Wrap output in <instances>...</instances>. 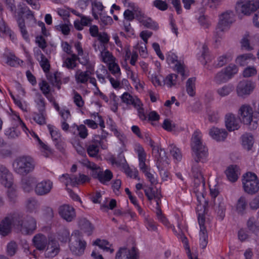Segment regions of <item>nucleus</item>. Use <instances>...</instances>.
I'll return each instance as SVG.
<instances>
[{
    "label": "nucleus",
    "instance_id": "1",
    "mask_svg": "<svg viewBox=\"0 0 259 259\" xmlns=\"http://www.w3.org/2000/svg\"><path fill=\"white\" fill-rule=\"evenodd\" d=\"M205 161V160H196L194 159L191 168L192 175L194 178V193L195 194L199 204L207 203L204 198L205 194V182L202 168L199 163V162H204Z\"/></svg>",
    "mask_w": 259,
    "mask_h": 259
},
{
    "label": "nucleus",
    "instance_id": "2",
    "mask_svg": "<svg viewBox=\"0 0 259 259\" xmlns=\"http://www.w3.org/2000/svg\"><path fill=\"white\" fill-rule=\"evenodd\" d=\"M238 116L241 123L248 126L250 130L257 128V115L254 113L252 107L247 104L241 105L238 110Z\"/></svg>",
    "mask_w": 259,
    "mask_h": 259
},
{
    "label": "nucleus",
    "instance_id": "3",
    "mask_svg": "<svg viewBox=\"0 0 259 259\" xmlns=\"http://www.w3.org/2000/svg\"><path fill=\"white\" fill-rule=\"evenodd\" d=\"M36 163L30 156L23 155L17 157L13 163L14 171L22 176L32 172L35 169Z\"/></svg>",
    "mask_w": 259,
    "mask_h": 259
},
{
    "label": "nucleus",
    "instance_id": "4",
    "mask_svg": "<svg viewBox=\"0 0 259 259\" xmlns=\"http://www.w3.org/2000/svg\"><path fill=\"white\" fill-rule=\"evenodd\" d=\"M201 133L198 130L194 132L191 138V146L193 152L194 159L206 160L208 156V149L203 144Z\"/></svg>",
    "mask_w": 259,
    "mask_h": 259
},
{
    "label": "nucleus",
    "instance_id": "5",
    "mask_svg": "<svg viewBox=\"0 0 259 259\" xmlns=\"http://www.w3.org/2000/svg\"><path fill=\"white\" fill-rule=\"evenodd\" d=\"M13 223L18 229H20L21 233L27 235L32 234L36 228V221L32 217L28 216L24 220L19 214L14 217Z\"/></svg>",
    "mask_w": 259,
    "mask_h": 259
},
{
    "label": "nucleus",
    "instance_id": "6",
    "mask_svg": "<svg viewBox=\"0 0 259 259\" xmlns=\"http://www.w3.org/2000/svg\"><path fill=\"white\" fill-rule=\"evenodd\" d=\"M238 71V68L235 65L229 64L214 75L213 81L217 85L226 83L237 74Z\"/></svg>",
    "mask_w": 259,
    "mask_h": 259
},
{
    "label": "nucleus",
    "instance_id": "7",
    "mask_svg": "<svg viewBox=\"0 0 259 259\" xmlns=\"http://www.w3.org/2000/svg\"><path fill=\"white\" fill-rule=\"evenodd\" d=\"M86 242L82 239L81 233L78 230H75L69 240V247L73 254L81 255L84 253Z\"/></svg>",
    "mask_w": 259,
    "mask_h": 259
},
{
    "label": "nucleus",
    "instance_id": "8",
    "mask_svg": "<svg viewBox=\"0 0 259 259\" xmlns=\"http://www.w3.org/2000/svg\"><path fill=\"white\" fill-rule=\"evenodd\" d=\"M242 181L243 188L245 193L252 195L258 191L259 180L255 174L246 172L243 175Z\"/></svg>",
    "mask_w": 259,
    "mask_h": 259
},
{
    "label": "nucleus",
    "instance_id": "9",
    "mask_svg": "<svg viewBox=\"0 0 259 259\" xmlns=\"http://www.w3.org/2000/svg\"><path fill=\"white\" fill-rule=\"evenodd\" d=\"M235 18V14L232 10H226L222 12L219 15L217 29L221 31L227 30L234 22Z\"/></svg>",
    "mask_w": 259,
    "mask_h": 259
},
{
    "label": "nucleus",
    "instance_id": "10",
    "mask_svg": "<svg viewBox=\"0 0 259 259\" xmlns=\"http://www.w3.org/2000/svg\"><path fill=\"white\" fill-rule=\"evenodd\" d=\"M257 8L256 3L251 0H238L235 5V10L238 14L248 16Z\"/></svg>",
    "mask_w": 259,
    "mask_h": 259
},
{
    "label": "nucleus",
    "instance_id": "11",
    "mask_svg": "<svg viewBox=\"0 0 259 259\" xmlns=\"http://www.w3.org/2000/svg\"><path fill=\"white\" fill-rule=\"evenodd\" d=\"M106 149L107 147L103 145L99 136L96 135L87 145V151L88 155L92 157H97L99 153V147Z\"/></svg>",
    "mask_w": 259,
    "mask_h": 259
},
{
    "label": "nucleus",
    "instance_id": "12",
    "mask_svg": "<svg viewBox=\"0 0 259 259\" xmlns=\"http://www.w3.org/2000/svg\"><path fill=\"white\" fill-rule=\"evenodd\" d=\"M242 49L251 51L255 46L259 45V34L250 35L248 33L245 34L240 41Z\"/></svg>",
    "mask_w": 259,
    "mask_h": 259
},
{
    "label": "nucleus",
    "instance_id": "13",
    "mask_svg": "<svg viewBox=\"0 0 259 259\" xmlns=\"http://www.w3.org/2000/svg\"><path fill=\"white\" fill-rule=\"evenodd\" d=\"M198 221L200 227L199 242L200 246L204 249L206 247L208 243V235L205 224V217L203 214L198 213Z\"/></svg>",
    "mask_w": 259,
    "mask_h": 259
},
{
    "label": "nucleus",
    "instance_id": "14",
    "mask_svg": "<svg viewBox=\"0 0 259 259\" xmlns=\"http://www.w3.org/2000/svg\"><path fill=\"white\" fill-rule=\"evenodd\" d=\"M255 87L254 82L250 80H242L239 82L236 87V93L238 96L244 97L249 95Z\"/></svg>",
    "mask_w": 259,
    "mask_h": 259
},
{
    "label": "nucleus",
    "instance_id": "15",
    "mask_svg": "<svg viewBox=\"0 0 259 259\" xmlns=\"http://www.w3.org/2000/svg\"><path fill=\"white\" fill-rule=\"evenodd\" d=\"M27 10V7L20 5L17 12L18 15L16 16V20L21 34L23 38L27 41L29 40V35L26 30L24 20L22 18V15L26 14Z\"/></svg>",
    "mask_w": 259,
    "mask_h": 259
},
{
    "label": "nucleus",
    "instance_id": "16",
    "mask_svg": "<svg viewBox=\"0 0 259 259\" xmlns=\"http://www.w3.org/2000/svg\"><path fill=\"white\" fill-rule=\"evenodd\" d=\"M0 183L7 188H10L13 184V174L2 164H0Z\"/></svg>",
    "mask_w": 259,
    "mask_h": 259
},
{
    "label": "nucleus",
    "instance_id": "17",
    "mask_svg": "<svg viewBox=\"0 0 259 259\" xmlns=\"http://www.w3.org/2000/svg\"><path fill=\"white\" fill-rule=\"evenodd\" d=\"M58 212L61 218L68 222H72L76 217L74 208L67 204L60 206Z\"/></svg>",
    "mask_w": 259,
    "mask_h": 259
},
{
    "label": "nucleus",
    "instance_id": "18",
    "mask_svg": "<svg viewBox=\"0 0 259 259\" xmlns=\"http://www.w3.org/2000/svg\"><path fill=\"white\" fill-rule=\"evenodd\" d=\"M135 151L138 154V157L139 160V165L140 170L145 173L147 171L149 170V167L146 164L145 161L146 160V153L140 144H136L135 147Z\"/></svg>",
    "mask_w": 259,
    "mask_h": 259
},
{
    "label": "nucleus",
    "instance_id": "19",
    "mask_svg": "<svg viewBox=\"0 0 259 259\" xmlns=\"http://www.w3.org/2000/svg\"><path fill=\"white\" fill-rule=\"evenodd\" d=\"M53 183L49 180H45L37 183L34 191L37 195L43 196L48 194L53 188Z\"/></svg>",
    "mask_w": 259,
    "mask_h": 259
},
{
    "label": "nucleus",
    "instance_id": "20",
    "mask_svg": "<svg viewBox=\"0 0 259 259\" xmlns=\"http://www.w3.org/2000/svg\"><path fill=\"white\" fill-rule=\"evenodd\" d=\"M115 259H139L138 250L134 247L131 250L121 248L116 253Z\"/></svg>",
    "mask_w": 259,
    "mask_h": 259
},
{
    "label": "nucleus",
    "instance_id": "21",
    "mask_svg": "<svg viewBox=\"0 0 259 259\" xmlns=\"http://www.w3.org/2000/svg\"><path fill=\"white\" fill-rule=\"evenodd\" d=\"M241 123L236 115L232 113H227L225 116V125L229 131L238 130Z\"/></svg>",
    "mask_w": 259,
    "mask_h": 259
},
{
    "label": "nucleus",
    "instance_id": "22",
    "mask_svg": "<svg viewBox=\"0 0 259 259\" xmlns=\"http://www.w3.org/2000/svg\"><path fill=\"white\" fill-rule=\"evenodd\" d=\"M33 244L35 247L38 250H44L48 244V239L46 236L41 234L35 235L32 239Z\"/></svg>",
    "mask_w": 259,
    "mask_h": 259
},
{
    "label": "nucleus",
    "instance_id": "23",
    "mask_svg": "<svg viewBox=\"0 0 259 259\" xmlns=\"http://www.w3.org/2000/svg\"><path fill=\"white\" fill-rule=\"evenodd\" d=\"M166 60L169 64H175V68L177 72L181 74L183 79L185 78V65L183 63H181L177 61V57L175 54L171 53L168 55Z\"/></svg>",
    "mask_w": 259,
    "mask_h": 259
},
{
    "label": "nucleus",
    "instance_id": "24",
    "mask_svg": "<svg viewBox=\"0 0 259 259\" xmlns=\"http://www.w3.org/2000/svg\"><path fill=\"white\" fill-rule=\"evenodd\" d=\"M209 134L214 140L222 141L227 138L228 133L225 129L213 127L210 129Z\"/></svg>",
    "mask_w": 259,
    "mask_h": 259
},
{
    "label": "nucleus",
    "instance_id": "25",
    "mask_svg": "<svg viewBox=\"0 0 259 259\" xmlns=\"http://www.w3.org/2000/svg\"><path fill=\"white\" fill-rule=\"evenodd\" d=\"M14 217L10 219L8 217L5 218L0 223V234L3 236H7L11 231V225L13 223Z\"/></svg>",
    "mask_w": 259,
    "mask_h": 259
},
{
    "label": "nucleus",
    "instance_id": "26",
    "mask_svg": "<svg viewBox=\"0 0 259 259\" xmlns=\"http://www.w3.org/2000/svg\"><path fill=\"white\" fill-rule=\"evenodd\" d=\"M70 131L74 135H77L81 139H85L88 136V131L84 124L77 125L74 124L70 126Z\"/></svg>",
    "mask_w": 259,
    "mask_h": 259
},
{
    "label": "nucleus",
    "instance_id": "27",
    "mask_svg": "<svg viewBox=\"0 0 259 259\" xmlns=\"http://www.w3.org/2000/svg\"><path fill=\"white\" fill-rule=\"evenodd\" d=\"M140 14L139 21L146 27L156 30L158 29V24L153 21L151 18L146 17L144 16L141 11H138Z\"/></svg>",
    "mask_w": 259,
    "mask_h": 259
},
{
    "label": "nucleus",
    "instance_id": "28",
    "mask_svg": "<svg viewBox=\"0 0 259 259\" xmlns=\"http://www.w3.org/2000/svg\"><path fill=\"white\" fill-rule=\"evenodd\" d=\"M93 70H87L83 71L80 69H77L75 74V79L77 83L85 84L88 82Z\"/></svg>",
    "mask_w": 259,
    "mask_h": 259
},
{
    "label": "nucleus",
    "instance_id": "29",
    "mask_svg": "<svg viewBox=\"0 0 259 259\" xmlns=\"http://www.w3.org/2000/svg\"><path fill=\"white\" fill-rule=\"evenodd\" d=\"M196 18L199 25L203 29H208L211 25L209 17L204 14L203 10H202L197 15H196Z\"/></svg>",
    "mask_w": 259,
    "mask_h": 259
},
{
    "label": "nucleus",
    "instance_id": "30",
    "mask_svg": "<svg viewBox=\"0 0 259 259\" xmlns=\"http://www.w3.org/2000/svg\"><path fill=\"white\" fill-rule=\"evenodd\" d=\"M94 175L95 178L98 179L101 183L104 184L109 182L113 177L112 172L109 169H106L105 171L97 170Z\"/></svg>",
    "mask_w": 259,
    "mask_h": 259
},
{
    "label": "nucleus",
    "instance_id": "31",
    "mask_svg": "<svg viewBox=\"0 0 259 259\" xmlns=\"http://www.w3.org/2000/svg\"><path fill=\"white\" fill-rule=\"evenodd\" d=\"M36 178L33 176H28L22 180V187L24 191L30 192L33 189V186L36 184Z\"/></svg>",
    "mask_w": 259,
    "mask_h": 259
},
{
    "label": "nucleus",
    "instance_id": "32",
    "mask_svg": "<svg viewBox=\"0 0 259 259\" xmlns=\"http://www.w3.org/2000/svg\"><path fill=\"white\" fill-rule=\"evenodd\" d=\"M132 10L127 9L124 13L123 16L126 21H131L134 19L136 17L138 20L140 17V14L138 13L139 8L135 6L134 4H132L131 6Z\"/></svg>",
    "mask_w": 259,
    "mask_h": 259
},
{
    "label": "nucleus",
    "instance_id": "33",
    "mask_svg": "<svg viewBox=\"0 0 259 259\" xmlns=\"http://www.w3.org/2000/svg\"><path fill=\"white\" fill-rule=\"evenodd\" d=\"M121 99L122 101L126 105H132L135 108H139L140 100L136 97H133L128 93H124L121 96Z\"/></svg>",
    "mask_w": 259,
    "mask_h": 259
},
{
    "label": "nucleus",
    "instance_id": "34",
    "mask_svg": "<svg viewBox=\"0 0 259 259\" xmlns=\"http://www.w3.org/2000/svg\"><path fill=\"white\" fill-rule=\"evenodd\" d=\"M144 192L149 200L151 201L154 199L156 202L157 206H159L161 195L158 190L155 191L152 187H149L147 189H144Z\"/></svg>",
    "mask_w": 259,
    "mask_h": 259
},
{
    "label": "nucleus",
    "instance_id": "35",
    "mask_svg": "<svg viewBox=\"0 0 259 259\" xmlns=\"http://www.w3.org/2000/svg\"><path fill=\"white\" fill-rule=\"evenodd\" d=\"M59 251L58 244L55 241H51L48 243V246L46 250L45 255L47 257H53L55 256Z\"/></svg>",
    "mask_w": 259,
    "mask_h": 259
},
{
    "label": "nucleus",
    "instance_id": "36",
    "mask_svg": "<svg viewBox=\"0 0 259 259\" xmlns=\"http://www.w3.org/2000/svg\"><path fill=\"white\" fill-rule=\"evenodd\" d=\"M104 7L100 2L95 1L92 3V13L94 19L99 20V16L102 14Z\"/></svg>",
    "mask_w": 259,
    "mask_h": 259
},
{
    "label": "nucleus",
    "instance_id": "37",
    "mask_svg": "<svg viewBox=\"0 0 259 259\" xmlns=\"http://www.w3.org/2000/svg\"><path fill=\"white\" fill-rule=\"evenodd\" d=\"M39 206V202L34 198H29L26 200L25 207L28 212L36 213Z\"/></svg>",
    "mask_w": 259,
    "mask_h": 259
},
{
    "label": "nucleus",
    "instance_id": "38",
    "mask_svg": "<svg viewBox=\"0 0 259 259\" xmlns=\"http://www.w3.org/2000/svg\"><path fill=\"white\" fill-rule=\"evenodd\" d=\"M93 244L98 246L104 251L109 252L110 253H112L114 251L112 245L105 240L97 239L94 241Z\"/></svg>",
    "mask_w": 259,
    "mask_h": 259
},
{
    "label": "nucleus",
    "instance_id": "39",
    "mask_svg": "<svg viewBox=\"0 0 259 259\" xmlns=\"http://www.w3.org/2000/svg\"><path fill=\"white\" fill-rule=\"evenodd\" d=\"M78 225L81 230L88 235H90L94 229L91 223L85 218H81L79 220Z\"/></svg>",
    "mask_w": 259,
    "mask_h": 259
},
{
    "label": "nucleus",
    "instance_id": "40",
    "mask_svg": "<svg viewBox=\"0 0 259 259\" xmlns=\"http://www.w3.org/2000/svg\"><path fill=\"white\" fill-rule=\"evenodd\" d=\"M233 91V87L231 84H225L216 90L217 94L221 97L229 96Z\"/></svg>",
    "mask_w": 259,
    "mask_h": 259
},
{
    "label": "nucleus",
    "instance_id": "41",
    "mask_svg": "<svg viewBox=\"0 0 259 259\" xmlns=\"http://www.w3.org/2000/svg\"><path fill=\"white\" fill-rule=\"evenodd\" d=\"M242 145L247 150H251L254 143V139L252 136L249 134H244L242 136Z\"/></svg>",
    "mask_w": 259,
    "mask_h": 259
},
{
    "label": "nucleus",
    "instance_id": "42",
    "mask_svg": "<svg viewBox=\"0 0 259 259\" xmlns=\"http://www.w3.org/2000/svg\"><path fill=\"white\" fill-rule=\"evenodd\" d=\"M247 205L246 198L244 196H241L237 200L235 208L238 213L243 214L245 212Z\"/></svg>",
    "mask_w": 259,
    "mask_h": 259
},
{
    "label": "nucleus",
    "instance_id": "43",
    "mask_svg": "<svg viewBox=\"0 0 259 259\" xmlns=\"http://www.w3.org/2000/svg\"><path fill=\"white\" fill-rule=\"evenodd\" d=\"M60 182L64 183L66 186L70 185L73 186L76 185V175L63 174L59 178Z\"/></svg>",
    "mask_w": 259,
    "mask_h": 259
},
{
    "label": "nucleus",
    "instance_id": "44",
    "mask_svg": "<svg viewBox=\"0 0 259 259\" xmlns=\"http://www.w3.org/2000/svg\"><path fill=\"white\" fill-rule=\"evenodd\" d=\"M228 179L232 182L236 181L238 178L239 172L237 166H232L228 167L226 171Z\"/></svg>",
    "mask_w": 259,
    "mask_h": 259
},
{
    "label": "nucleus",
    "instance_id": "45",
    "mask_svg": "<svg viewBox=\"0 0 259 259\" xmlns=\"http://www.w3.org/2000/svg\"><path fill=\"white\" fill-rule=\"evenodd\" d=\"M100 58L102 62L108 65L115 60V58L112 55V53L107 50V47L104 51L100 54Z\"/></svg>",
    "mask_w": 259,
    "mask_h": 259
},
{
    "label": "nucleus",
    "instance_id": "46",
    "mask_svg": "<svg viewBox=\"0 0 259 259\" xmlns=\"http://www.w3.org/2000/svg\"><path fill=\"white\" fill-rule=\"evenodd\" d=\"M47 79L54 85L56 86L58 89L61 88V78L59 74L57 73H48L47 74Z\"/></svg>",
    "mask_w": 259,
    "mask_h": 259
},
{
    "label": "nucleus",
    "instance_id": "47",
    "mask_svg": "<svg viewBox=\"0 0 259 259\" xmlns=\"http://www.w3.org/2000/svg\"><path fill=\"white\" fill-rule=\"evenodd\" d=\"M178 82V75L172 73L167 75L163 79V85H166L168 88H172L175 86Z\"/></svg>",
    "mask_w": 259,
    "mask_h": 259
},
{
    "label": "nucleus",
    "instance_id": "48",
    "mask_svg": "<svg viewBox=\"0 0 259 259\" xmlns=\"http://www.w3.org/2000/svg\"><path fill=\"white\" fill-rule=\"evenodd\" d=\"M255 57L252 54H245L238 56L236 59V63L240 66H245L248 63L250 60H254Z\"/></svg>",
    "mask_w": 259,
    "mask_h": 259
},
{
    "label": "nucleus",
    "instance_id": "49",
    "mask_svg": "<svg viewBox=\"0 0 259 259\" xmlns=\"http://www.w3.org/2000/svg\"><path fill=\"white\" fill-rule=\"evenodd\" d=\"M214 209L220 219L222 220L225 215V205L223 201H219L217 203L214 201Z\"/></svg>",
    "mask_w": 259,
    "mask_h": 259
},
{
    "label": "nucleus",
    "instance_id": "50",
    "mask_svg": "<svg viewBox=\"0 0 259 259\" xmlns=\"http://www.w3.org/2000/svg\"><path fill=\"white\" fill-rule=\"evenodd\" d=\"M34 101L37 105L39 112H43L45 109L46 103L45 99L39 93L37 92L35 93Z\"/></svg>",
    "mask_w": 259,
    "mask_h": 259
},
{
    "label": "nucleus",
    "instance_id": "51",
    "mask_svg": "<svg viewBox=\"0 0 259 259\" xmlns=\"http://www.w3.org/2000/svg\"><path fill=\"white\" fill-rule=\"evenodd\" d=\"M35 139L38 142L39 148L43 153V155L46 157H49L52 153L51 149L47 145L43 143L38 136Z\"/></svg>",
    "mask_w": 259,
    "mask_h": 259
},
{
    "label": "nucleus",
    "instance_id": "52",
    "mask_svg": "<svg viewBox=\"0 0 259 259\" xmlns=\"http://www.w3.org/2000/svg\"><path fill=\"white\" fill-rule=\"evenodd\" d=\"M35 139L38 142L39 148L43 153V155L46 157H49L52 153L51 149L47 145L43 143L38 136Z\"/></svg>",
    "mask_w": 259,
    "mask_h": 259
},
{
    "label": "nucleus",
    "instance_id": "53",
    "mask_svg": "<svg viewBox=\"0 0 259 259\" xmlns=\"http://www.w3.org/2000/svg\"><path fill=\"white\" fill-rule=\"evenodd\" d=\"M195 78L194 77L189 78L186 82V91L189 96L191 97H193L195 94Z\"/></svg>",
    "mask_w": 259,
    "mask_h": 259
},
{
    "label": "nucleus",
    "instance_id": "54",
    "mask_svg": "<svg viewBox=\"0 0 259 259\" xmlns=\"http://www.w3.org/2000/svg\"><path fill=\"white\" fill-rule=\"evenodd\" d=\"M108 69L116 78H120L121 75L120 69L119 65L115 61L108 64Z\"/></svg>",
    "mask_w": 259,
    "mask_h": 259
},
{
    "label": "nucleus",
    "instance_id": "55",
    "mask_svg": "<svg viewBox=\"0 0 259 259\" xmlns=\"http://www.w3.org/2000/svg\"><path fill=\"white\" fill-rule=\"evenodd\" d=\"M112 164H115L117 166H123L126 163L124 155L120 153L117 157H112L110 159Z\"/></svg>",
    "mask_w": 259,
    "mask_h": 259
},
{
    "label": "nucleus",
    "instance_id": "56",
    "mask_svg": "<svg viewBox=\"0 0 259 259\" xmlns=\"http://www.w3.org/2000/svg\"><path fill=\"white\" fill-rule=\"evenodd\" d=\"M169 151L170 154L173 157V158L178 161L181 160L182 158V154L181 150L173 145L169 146Z\"/></svg>",
    "mask_w": 259,
    "mask_h": 259
},
{
    "label": "nucleus",
    "instance_id": "57",
    "mask_svg": "<svg viewBox=\"0 0 259 259\" xmlns=\"http://www.w3.org/2000/svg\"><path fill=\"white\" fill-rule=\"evenodd\" d=\"M230 61L229 56L226 54L223 55L218 58L217 60L213 63L214 68H220L225 65Z\"/></svg>",
    "mask_w": 259,
    "mask_h": 259
},
{
    "label": "nucleus",
    "instance_id": "58",
    "mask_svg": "<svg viewBox=\"0 0 259 259\" xmlns=\"http://www.w3.org/2000/svg\"><path fill=\"white\" fill-rule=\"evenodd\" d=\"M20 62L22 63L23 62L15 55L10 54V55L7 56L6 63L10 66L17 67L20 64Z\"/></svg>",
    "mask_w": 259,
    "mask_h": 259
},
{
    "label": "nucleus",
    "instance_id": "59",
    "mask_svg": "<svg viewBox=\"0 0 259 259\" xmlns=\"http://www.w3.org/2000/svg\"><path fill=\"white\" fill-rule=\"evenodd\" d=\"M156 213L157 220L161 223H162L166 227L169 228L170 226V224L167 219L166 218V217L162 214L161 210L159 207V206H156Z\"/></svg>",
    "mask_w": 259,
    "mask_h": 259
},
{
    "label": "nucleus",
    "instance_id": "60",
    "mask_svg": "<svg viewBox=\"0 0 259 259\" xmlns=\"http://www.w3.org/2000/svg\"><path fill=\"white\" fill-rule=\"evenodd\" d=\"M162 127L168 132H174L176 130V124L175 123L167 118L164 119Z\"/></svg>",
    "mask_w": 259,
    "mask_h": 259
},
{
    "label": "nucleus",
    "instance_id": "61",
    "mask_svg": "<svg viewBox=\"0 0 259 259\" xmlns=\"http://www.w3.org/2000/svg\"><path fill=\"white\" fill-rule=\"evenodd\" d=\"M178 237L184 243L185 249L187 250V253L190 259H193L190 252V249L188 245V241L186 237L182 232L177 234Z\"/></svg>",
    "mask_w": 259,
    "mask_h": 259
},
{
    "label": "nucleus",
    "instance_id": "62",
    "mask_svg": "<svg viewBox=\"0 0 259 259\" xmlns=\"http://www.w3.org/2000/svg\"><path fill=\"white\" fill-rule=\"evenodd\" d=\"M257 74V70L254 66H248L246 67L243 72L242 75L244 77L247 78L255 76Z\"/></svg>",
    "mask_w": 259,
    "mask_h": 259
},
{
    "label": "nucleus",
    "instance_id": "63",
    "mask_svg": "<svg viewBox=\"0 0 259 259\" xmlns=\"http://www.w3.org/2000/svg\"><path fill=\"white\" fill-rule=\"evenodd\" d=\"M37 61L44 71L48 73L50 68V64L48 59L45 56Z\"/></svg>",
    "mask_w": 259,
    "mask_h": 259
},
{
    "label": "nucleus",
    "instance_id": "64",
    "mask_svg": "<svg viewBox=\"0 0 259 259\" xmlns=\"http://www.w3.org/2000/svg\"><path fill=\"white\" fill-rule=\"evenodd\" d=\"M247 226L248 229L253 232L259 231V226L257 225L254 218L249 219L247 222Z\"/></svg>",
    "mask_w": 259,
    "mask_h": 259
}]
</instances>
